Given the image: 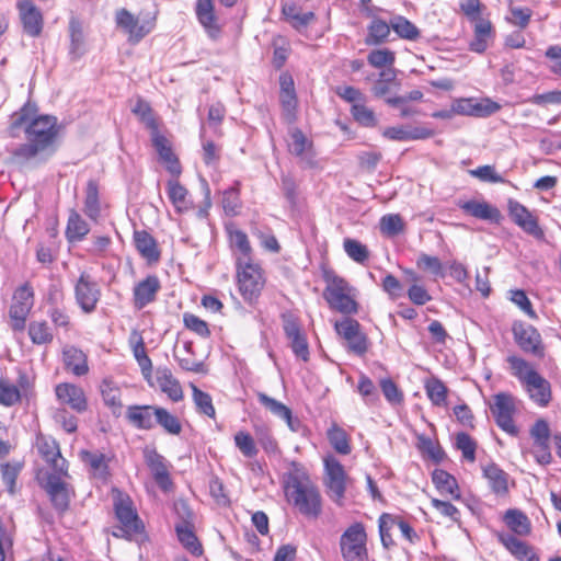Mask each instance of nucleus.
<instances>
[{"mask_svg": "<svg viewBox=\"0 0 561 561\" xmlns=\"http://www.w3.org/2000/svg\"><path fill=\"white\" fill-rule=\"evenodd\" d=\"M21 127H24L26 142L12 150L11 160L14 163L25 164L38 156L51 154L56 151L61 125L54 115L38 114L35 102L27 101L12 114L9 126L10 136L15 137Z\"/></svg>", "mask_w": 561, "mask_h": 561, "instance_id": "obj_1", "label": "nucleus"}, {"mask_svg": "<svg viewBox=\"0 0 561 561\" xmlns=\"http://www.w3.org/2000/svg\"><path fill=\"white\" fill-rule=\"evenodd\" d=\"M280 484L286 503L308 519H318L323 511V500L318 485L307 468L291 461L282 474Z\"/></svg>", "mask_w": 561, "mask_h": 561, "instance_id": "obj_2", "label": "nucleus"}, {"mask_svg": "<svg viewBox=\"0 0 561 561\" xmlns=\"http://www.w3.org/2000/svg\"><path fill=\"white\" fill-rule=\"evenodd\" d=\"M506 362L511 375L519 381L529 400L539 408H547L552 401L549 380L530 362L518 355H508Z\"/></svg>", "mask_w": 561, "mask_h": 561, "instance_id": "obj_3", "label": "nucleus"}, {"mask_svg": "<svg viewBox=\"0 0 561 561\" xmlns=\"http://www.w3.org/2000/svg\"><path fill=\"white\" fill-rule=\"evenodd\" d=\"M321 277L325 284L322 296L329 308L345 316L356 314L359 310L357 289L328 265L321 266Z\"/></svg>", "mask_w": 561, "mask_h": 561, "instance_id": "obj_4", "label": "nucleus"}, {"mask_svg": "<svg viewBox=\"0 0 561 561\" xmlns=\"http://www.w3.org/2000/svg\"><path fill=\"white\" fill-rule=\"evenodd\" d=\"M131 113L149 130L150 139L158 157H161L167 162L171 171L179 170L178 156L173 151L171 141L161 133V121L149 102L139 96L131 108Z\"/></svg>", "mask_w": 561, "mask_h": 561, "instance_id": "obj_5", "label": "nucleus"}, {"mask_svg": "<svg viewBox=\"0 0 561 561\" xmlns=\"http://www.w3.org/2000/svg\"><path fill=\"white\" fill-rule=\"evenodd\" d=\"M236 286L242 300L249 306H255L267 285V273L257 260L234 265Z\"/></svg>", "mask_w": 561, "mask_h": 561, "instance_id": "obj_6", "label": "nucleus"}, {"mask_svg": "<svg viewBox=\"0 0 561 561\" xmlns=\"http://www.w3.org/2000/svg\"><path fill=\"white\" fill-rule=\"evenodd\" d=\"M517 398L511 392H497L493 394L488 402L492 417L504 433L512 437H517L520 433L519 426L515 422L517 414Z\"/></svg>", "mask_w": 561, "mask_h": 561, "instance_id": "obj_7", "label": "nucleus"}, {"mask_svg": "<svg viewBox=\"0 0 561 561\" xmlns=\"http://www.w3.org/2000/svg\"><path fill=\"white\" fill-rule=\"evenodd\" d=\"M112 495L115 515L124 537L131 540L145 536V525L138 516L130 496L117 488L112 489Z\"/></svg>", "mask_w": 561, "mask_h": 561, "instance_id": "obj_8", "label": "nucleus"}, {"mask_svg": "<svg viewBox=\"0 0 561 561\" xmlns=\"http://www.w3.org/2000/svg\"><path fill=\"white\" fill-rule=\"evenodd\" d=\"M70 478L61 473H46L43 480H39L41 488L45 491L53 508L59 516H64L70 508L72 499L76 496L75 486L67 482Z\"/></svg>", "mask_w": 561, "mask_h": 561, "instance_id": "obj_9", "label": "nucleus"}, {"mask_svg": "<svg viewBox=\"0 0 561 561\" xmlns=\"http://www.w3.org/2000/svg\"><path fill=\"white\" fill-rule=\"evenodd\" d=\"M35 376L27 374L25 370L18 371L15 382L9 378H0V405L11 408L22 404L23 401L28 402L35 397Z\"/></svg>", "mask_w": 561, "mask_h": 561, "instance_id": "obj_10", "label": "nucleus"}, {"mask_svg": "<svg viewBox=\"0 0 561 561\" xmlns=\"http://www.w3.org/2000/svg\"><path fill=\"white\" fill-rule=\"evenodd\" d=\"M368 535L362 522H354L342 533L339 547L344 561H368Z\"/></svg>", "mask_w": 561, "mask_h": 561, "instance_id": "obj_11", "label": "nucleus"}, {"mask_svg": "<svg viewBox=\"0 0 561 561\" xmlns=\"http://www.w3.org/2000/svg\"><path fill=\"white\" fill-rule=\"evenodd\" d=\"M34 304L35 293L30 282H25L15 288L9 308L10 325L14 332H23L25 330L26 321Z\"/></svg>", "mask_w": 561, "mask_h": 561, "instance_id": "obj_12", "label": "nucleus"}, {"mask_svg": "<svg viewBox=\"0 0 561 561\" xmlns=\"http://www.w3.org/2000/svg\"><path fill=\"white\" fill-rule=\"evenodd\" d=\"M323 463L327 494L339 507H343L350 477L343 465L333 455H327L323 458Z\"/></svg>", "mask_w": 561, "mask_h": 561, "instance_id": "obj_13", "label": "nucleus"}, {"mask_svg": "<svg viewBox=\"0 0 561 561\" xmlns=\"http://www.w3.org/2000/svg\"><path fill=\"white\" fill-rule=\"evenodd\" d=\"M397 527L402 538L410 545H416L421 537L415 529L401 516L382 513L378 518V530L381 545L385 549H390L396 546L391 530Z\"/></svg>", "mask_w": 561, "mask_h": 561, "instance_id": "obj_14", "label": "nucleus"}, {"mask_svg": "<svg viewBox=\"0 0 561 561\" xmlns=\"http://www.w3.org/2000/svg\"><path fill=\"white\" fill-rule=\"evenodd\" d=\"M47 317L56 331L68 333L73 328V322L66 305V294L59 286L48 288L46 296Z\"/></svg>", "mask_w": 561, "mask_h": 561, "instance_id": "obj_15", "label": "nucleus"}, {"mask_svg": "<svg viewBox=\"0 0 561 561\" xmlns=\"http://www.w3.org/2000/svg\"><path fill=\"white\" fill-rule=\"evenodd\" d=\"M116 26L126 35L130 44H138L156 27V16L140 18L123 8L115 13Z\"/></svg>", "mask_w": 561, "mask_h": 561, "instance_id": "obj_16", "label": "nucleus"}, {"mask_svg": "<svg viewBox=\"0 0 561 561\" xmlns=\"http://www.w3.org/2000/svg\"><path fill=\"white\" fill-rule=\"evenodd\" d=\"M336 334L346 343L347 351L357 356H364L370 347L367 334L362 324L354 318L346 317L334 323Z\"/></svg>", "mask_w": 561, "mask_h": 561, "instance_id": "obj_17", "label": "nucleus"}, {"mask_svg": "<svg viewBox=\"0 0 561 561\" xmlns=\"http://www.w3.org/2000/svg\"><path fill=\"white\" fill-rule=\"evenodd\" d=\"M175 510L180 518L175 524V533L179 541L191 554L201 557L204 549L195 534L193 512L185 503H181V505L176 506Z\"/></svg>", "mask_w": 561, "mask_h": 561, "instance_id": "obj_18", "label": "nucleus"}, {"mask_svg": "<svg viewBox=\"0 0 561 561\" xmlns=\"http://www.w3.org/2000/svg\"><path fill=\"white\" fill-rule=\"evenodd\" d=\"M159 161L171 175V179L167 181L165 191L175 213L182 215L193 210L194 203L191 198L190 191L179 180L183 171L180 159L178 158L179 170L174 172L168 168L167 162L161 157H159Z\"/></svg>", "mask_w": 561, "mask_h": 561, "instance_id": "obj_19", "label": "nucleus"}, {"mask_svg": "<svg viewBox=\"0 0 561 561\" xmlns=\"http://www.w3.org/2000/svg\"><path fill=\"white\" fill-rule=\"evenodd\" d=\"M512 333L515 343L526 354L542 359L546 356L547 348L540 332L530 324L522 321H515L512 325Z\"/></svg>", "mask_w": 561, "mask_h": 561, "instance_id": "obj_20", "label": "nucleus"}, {"mask_svg": "<svg viewBox=\"0 0 561 561\" xmlns=\"http://www.w3.org/2000/svg\"><path fill=\"white\" fill-rule=\"evenodd\" d=\"M75 299L84 313L93 312L101 299L102 291L98 282L88 272H81L73 287Z\"/></svg>", "mask_w": 561, "mask_h": 561, "instance_id": "obj_21", "label": "nucleus"}, {"mask_svg": "<svg viewBox=\"0 0 561 561\" xmlns=\"http://www.w3.org/2000/svg\"><path fill=\"white\" fill-rule=\"evenodd\" d=\"M507 211L512 221L524 232L536 239H542L545 232L539 226L537 216H535L525 205L515 199H508Z\"/></svg>", "mask_w": 561, "mask_h": 561, "instance_id": "obj_22", "label": "nucleus"}, {"mask_svg": "<svg viewBox=\"0 0 561 561\" xmlns=\"http://www.w3.org/2000/svg\"><path fill=\"white\" fill-rule=\"evenodd\" d=\"M279 103L284 121L288 124L296 123L298 96L295 89L294 78L288 71H284L279 75Z\"/></svg>", "mask_w": 561, "mask_h": 561, "instance_id": "obj_23", "label": "nucleus"}, {"mask_svg": "<svg viewBox=\"0 0 561 561\" xmlns=\"http://www.w3.org/2000/svg\"><path fill=\"white\" fill-rule=\"evenodd\" d=\"M16 10L23 32L31 37H38L44 28V15L33 0H18Z\"/></svg>", "mask_w": 561, "mask_h": 561, "instance_id": "obj_24", "label": "nucleus"}, {"mask_svg": "<svg viewBox=\"0 0 561 561\" xmlns=\"http://www.w3.org/2000/svg\"><path fill=\"white\" fill-rule=\"evenodd\" d=\"M54 391L60 405L68 407L77 413L88 410V398L82 387L65 381L57 383Z\"/></svg>", "mask_w": 561, "mask_h": 561, "instance_id": "obj_25", "label": "nucleus"}, {"mask_svg": "<svg viewBox=\"0 0 561 561\" xmlns=\"http://www.w3.org/2000/svg\"><path fill=\"white\" fill-rule=\"evenodd\" d=\"M228 247L234 259V265L240 261L249 262L255 260L254 249L245 231L238 228L234 224L226 226Z\"/></svg>", "mask_w": 561, "mask_h": 561, "instance_id": "obj_26", "label": "nucleus"}, {"mask_svg": "<svg viewBox=\"0 0 561 561\" xmlns=\"http://www.w3.org/2000/svg\"><path fill=\"white\" fill-rule=\"evenodd\" d=\"M36 448L39 456L53 469L51 473L67 474L69 463L61 456L60 447L56 439L49 436L39 435L36 437Z\"/></svg>", "mask_w": 561, "mask_h": 561, "instance_id": "obj_27", "label": "nucleus"}, {"mask_svg": "<svg viewBox=\"0 0 561 561\" xmlns=\"http://www.w3.org/2000/svg\"><path fill=\"white\" fill-rule=\"evenodd\" d=\"M195 15L207 36L217 41L222 34V25L216 14L214 0H196Z\"/></svg>", "mask_w": 561, "mask_h": 561, "instance_id": "obj_28", "label": "nucleus"}, {"mask_svg": "<svg viewBox=\"0 0 561 561\" xmlns=\"http://www.w3.org/2000/svg\"><path fill=\"white\" fill-rule=\"evenodd\" d=\"M455 115L485 117L497 112L501 106L491 99L478 101L474 98H459L453 101Z\"/></svg>", "mask_w": 561, "mask_h": 561, "instance_id": "obj_29", "label": "nucleus"}, {"mask_svg": "<svg viewBox=\"0 0 561 561\" xmlns=\"http://www.w3.org/2000/svg\"><path fill=\"white\" fill-rule=\"evenodd\" d=\"M160 290L161 282L156 274H148L142 279L136 282L133 287L134 308L141 310L154 302Z\"/></svg>", "mask_w": 561, "mask_h": 561, "instance_id": "obj_30", "label": "nucleus"}, {"mask_svg": "<svg viewBox=\"0 0 561 561\" xmlns=\"http://www.w3.org/2000/svg\"><path fill=\"white\" fill-rule=\"evenodd\" d=\"M458 207L467 216L499 225L503 218L501 210L484 199L460 201Z\"/></svg>", "mask_w": 561, "mask_h": 561, "instance_id": "obj_31", "label": "nucleus"}, {"mask_svg": "<svg viewBox=\"0 0 561 561\" xmlns=\"http://www.w3.org/2000/svg\"><path fill=\"white\" fill-rule=\"evenodd\" d=\"M283 329L286 337L290 342V347L294 354L302 359L304 362L309 360V345L307 342V337L302 332L300 324L296 318L293 316H284L283 317Z\"/></svg>", "mask_w": 561, "mask_h": 561, "instance_id": "obj_32", "label": "nucleus"}, {"mask_svg": "<svg viewBox=\"0 0 561 561\" xmlns=\"http://www.w3.org/2000/svg\"><path fill=\"white\" fill-rule=\"evenodd\" d=\"M145 461L159 488L165 492L171 491L173 481L165 458L156 449H147L145 450Z\"/></svg>", "mask_w": 561, "mask_h": 561, "instance_id": "obj_33", "label": "nucleus"}, {"mask_svg": "<svg viewBox=\"0 0 561 561\" xmlns=\"http://www.w3.org/2000/svg\"><path fill=\"white\" fill-rule=\"evenodd\" d=\"M133 244L149 266L161 260V249L154 237L147 230H134Z\"/></svg>", "mask_w": 561, "mask_h": 561, "instance_id": "obj_34", "label": "nucleus"}, {"mask_svg": "<svg viewBox=\"0 0 561 561\" xmlns=\"http://www.w3.org/2000/svg\"><path fill=\"white\" fill-rule=\"evenodd\" d=\"M128 346L140 368L144 379L150 381L152 377L153 365L151 358L147 354L145 340L142 333L139 330L133 329L130 331L128 336Z\"/></svg>", "mask_w": 561, "mask_h": 561, "instance_id": "obj_35", "label": "nucleus"}, {"mask_svg": "<svg viewBox=\"0 0 561 561\" xmlns=\"http://www.w3.org/2000/svg\"><path fill=\"white\" fill-rule=\"evenodd\" d=\"M62 364L67 373L83 377L90 371L88 354L75 345H67L62 348Z\"/></svg>", "mask_w": 561, "mask_h": 561, "instance_id": "obj_36", "label": "nucleus"}, {"mask_svg": "<svg viewBox=\"0 0 561 561\" xmlns=\"http://www.w3.org/2000/svg\"><path fill=\"white\" fill-rule=\"evenodd\" d=\"M159 405L134 404L126 409V420L138 430L150 431L156 426Z\"/></svg>", "mask_w": 561, "mask_h": 561, "instance_id": "obj_37", "label": "nucleus"}, {"mask_svg": "<svg viewBox=\"0 0 561 561\" xmlns=\"http://www.w3.org/2000/svg\"><path fill=\"white\" fill-rule=\"evenodd\" d=\"M482 476L486 480L491 491L499 497L510 493V474L495 462L482 467Z\"/></svg>", "mask_w": 561, "mask_h": 561, "instance_id": "obj_38", "label": "nucleus"}, {"mask_svg": "<svg viewBox=\"0 0 561 561\" xmlns=\"http://www.w3.org/2000/svg\"><path fill=\"white\" fill-rule=\"evenodd\" d=\"M80 458L88 467L92 478L102 482H107L110 480V458H107L103 453L81 450Z\"/></svg>", "mask_w": 561, "mask_h": 561, "instance_id": "obj_39", "label": "nucleus"}, {"mask_svg": "<svg viewBox=\"0 0 561 561\" xmlns=\"http://www.w3.org/2000/svg\"><path fill=\"white\" fill-rule=\"evenodd\" d=\"M156 383L170 401L176 403L184 399L182 385L171 369L167 367L159 368L156 373Z\"/></svg>", "mask_w": 561, "mask_h": 561, "instance_id": "obj_40", "label": "nucleus"}, {"mask_svg": "<svg viewBox=\"0 0 561 561\" xmlns=\"http://www.w3.org/2000/svg\"><path fill=\"white\" fill-rule=\"evenodd\" d=\"M260 403L267 409L272 414L284 420L291 432H298L301 423L293 415L291 410L284 403L271 398L264 392H257L256 394Z\"/></svg>", "mask_w": 561, "mask_h": 561, "instance_id": "obj_41", "label": "nucleus"}, {"mask_svg": "<svg viewBox=\"0 0 561 561\" xmlns=\"http://www.w3.org/2000/svg\"><path fill=\"white\" fill-rule=\"evenodd\" d=\"M495 27L490 19L480 20L473 24V38L469 43V49L477 54H483L495 38Z\"/></svg>", "mask_w": 561, "mask_h": 561, "instance_id": "obj_42", "label": "nucleus"}, {"mask_svg": "<svg viewBox=\"0 0 561 561\" xmlns=\"http://www.w3.org/2000/svg\"><path fill=\"white\" fill-rule=\"evenodd\" d=\"M435 135V130L425 126L407 129L404 126L387 127L382 136L389 140L408 141L428 139Z\"/></svg>", "mask_w": 561, "mask_h": 561, "instance_id": "obj_43", "label": "nucleus"}, {"mask_svg": "<svg viewBox=\"0 0 561 561\" xmlns=\"http://www.w3.org/2000/svg\"><path fill=\"white\" fill-rule=\"evenodd\" d=\"M432 482L440 495L451 500H460L461 491L456 478L443 469H435L432 472Z\"/></svg>", "mask_w": 561, "mask_h": 561, "instance_id": "obj_44", "label": "nucleus"}, {"mask_svg": "<svg viewBox=\"0 0 561 561\" xmlns=\"http://www.w3.org/2000/svg\"><path fill=\"white\" fill-rule=\"evenodd\" d=\"M499 541L519 561H539L535 550L513 535L499 534Z\"/></svg>", "mask_w": 561, "mask_h": 561, "instance_id": "obj_45", "label": "nucleus"}, {"mask_svg": "<svg viewBox=\"0 0 561 561\" xmlns=\"http://www.w3.org/2000/svg\"><path fill=\"white\" fill-rule=\"evenodd\" d=\"M287 150L290 154L301 159L307 158L308 156H314V146L312 139L308 138L298 127H294L289 130Z\"/></svg>", "mask_w": 561, "mask_h": 561, "instance_id": "obj_46", "label": "nucleus"}, {"mask_svg": "<svg viewBox=\"0 0 561 561\" xmlns=\"http://www.w3.org/2000/svg\"><path fill=\"white\" fill-rule=\"evenodd\" d=\"M83 213L96 222L101 217L100 185L96 180H89L84 190Z\"/></svg>", "mask_w": 561, "mask_h": 561, "instance_id": "obj_47", "label": "nucleus"}, {"mask_svg": "<svg viewBox=\"0 0 561 561\" xmlns=\"http://www.w3.org/2000/svg\"><path fill=\"white\" fill-rule=\"evenodd\" d=\"M24 460H8L0 463L1 481L9 495L13 496L19 491L18 479L24 469Z\"/></svg>", "mask_w": 561, "mask_h": 561, "instance_id": "obj_48", "label": "nucleus"}, {"mask_svg": "<svg viewBox=\"0 0 561 561\" xmlns=\"http://www.w3.org/2000/svg\"><path fill=\"white\" fill-rule=\"evenodd\" d=\"M403 274L410 282L407 290L409 300L416 306H424L430 302L432 300V296L425 286L420 284L421 276L412 268H404Z\"/></svg>", "mask_w": 561, "mask_h": 561, "instance_id": "obj_49", "label": "nucleus"}, {"mask_svg": "<svg viewBox=\"0 0 561 561\" xmlns=\"http://www.w3.org/2000/svg\"><path fill=\"white\" fill-rule=\"evenodd\" d=\"M90 233V226L75 208L69 210L65 236L68 242L82 241Z\"/></svg>", "mask_w": 561, "mask_h": 561, "instance_id": "obj_50", "label": "nucleus"}, {"mask_svg": "<svg viewBox=\"0 0 561 561\" xmlns=\"http://www.w3.org/2000/svg\"><path fill=\"white\" fill-rule=\"evenodd\" d=\"M503 520L507 528L517 536L526 537L531 533L530 519L519 510H507L503 516Z\"/></svg>", "mask_w": 561, "mask_h": 561, "instance_id": "obj_51", "label": "nucleus"}, {"mask_svg": "<svg viewBox=\"0 0 561 561\" xmlns=\"http://www.w3.org/2000/svg\"><path fill=\"white\" fill-rule=\"evenodd\" d=\"M100 391L104 404L114 415H121L123 409L121 388L113 380L103 379L100 386Z\"/></svg>", "mask_w": 561, "mask_h": 561, "instance_id": "obj_52", "label": "nucleus"}, {"mask_svg": "<svg viewBox=\"0 0 561 561\" xmlns=\"http://www.w3.org/2000/svg\"><path fill=\"white\" fill-rule=\"evenodd\" d=\"M327 437L332 448L340 455H350L352 451L351 436L337 423L333 422L328 428Z\"/></svg>", "mask_w": 561, "mask_h": 561, "instance_id": "obj_53", "label": "nucleus"}, {"mask_svg": "<svg viewBox=\"0 0 561 561\" xmlns=\"http://www.w3.org/2000/svg\"><path fill=\"white\" fill-rule=\"evenodd\" d=\"M391 30V22L387 23L385 20L375 16L367 27L365 44L368 46L383 44L387 42Z\"/></svg>", "mask_w": 561, "mask_h": 561, "instance_id": "obj_54", "label": "nucleus"}, {"mask_svg": "<svg viewBox=\"0 0 561 561\" xmlns=\"http://www.w3.org/2000/svg\"><path fill=\"white\" fill-rule=\"evenodd\" d=\"M27 334L35 345H48L54 341V330L46 320H34L27 325Z\"/></svg>", "mask_w": 561, "mask_h": 561, "instance_id": "obj_55", "label": "nucleus"}, {"mask_svg": "<svg viewBox=\"0 0 561 561\" xmlns=\"http://www.w3.org/2000/svg\"><path fill=\"white\" fill-rule=\"evenodd\" d=\"M424 390L433 405H446L448 398V388L439 378L435 376L426 378L424 380Z\"/></svg>", "mask_w": 561, "mask_h": 561, "instance_id": "obj_56", "label": "nucleus"}, {"mask_svg": "<svg viewBox=\"0 0 561 561\" xmlns=\"http://www.w3.org/2000/svg\"><path fill=\"white\" fill-rule=\"evenodd\" d=\"M282 13L296 30L306 27L316 20V14L313 12L300 13L299 8L294 2L284 3L282 7Z\"/></svg>", "mask_w": 561, "mask_h": 561, "instance_id": "obj_57", "label": "nucleus"}, {"mask_svg": "<svg viewBox=\"0 0 561 561\" xmlns=\"http://www.w3.org/2000/svg\"><path fill=\"white\" fill-rule=\"evenodd\" d=\"M192 400L195 404L197 413L205 415L211 420L216 419V408L213 398L208 392L201 390L195 383L191 382Z\"/></svg>", "mask_w": 561, "mask_h": 561, "instance_id": "obj_58", "label": "nucleus"}, {"mask_svg": "<svg viewBox=\"0 0 561 561\" xmlns=\"http://www.w3.org/2000/svg\"><path fill=\"white\" fill-rule=\"evenodd\" d=\"M397 87H399V82L396 71L393 69H385L379 72L371 92L376 98H385Z\"/></svg>", "mask_w": 561, "mask_h": 561, "instance_id": "obj_59", "label": "nucleus"}, {"mask_svg": "<svg viewBox=\"0 0 561 561\" xmlns=\"http://www.w3.org/2000/svg\"><path fill=\"white\" fill-rule=\"evenodd\" d=\"M392 31L402 39L417 41L421 37L419 27L405 16L397 15L391 19Z\"/></svg>", "mask_w": 561, "mask_h": 561, "instance_id": "obj_60", "label": "nucleus"}, {"mask_svg": "<svg viewBox=\"0 0 561 561\" xmlns=\"http://www.w3.org/2000/svg\"><path fill=\"white\" fill-rule=\"evenodd\" d=\"M343 249L347 256L357 264L366 265L370 259L368 247L356 239L345 238Z\"/></svg>", "mask_w": 561, "mask_h": 561, "instance_id": "obj_61", "label": "nucleus"}, {"mask_svg": "<svg viewBox=\"0 0 561 561\" xmlns=\"http://www.w3.org/2000/svg\"><path fill=\"white\" fill-rule=\"evenodd\" d=\"M157 413L156 425H160L167 434L179 436L182 433L183 426L176 415L163 407H159Z\"/></svg>", "mask_w": 561, "mask_h": 561, "instance_id": "obj_62", "label": "nucleus"}, {"mask_svg": "<svg viewBox=\"0 0 561 561\" xmlns=\"http://www.w3.org/2000/svg\"><path fill=\"white\" fill-rule=\"evenodd\" d=\"M379 230L382 236L392 238L404 232L405 222L399 214H387L379 220Z\"/></svg>", "mask_w": 561, "mask_h": 561, "instance_id": "obj_63", "label": "nucleus"}, {"mask_svg": "<svg viewBox=\"0 0 561 561\" xmlns=\"http://www.w3.org/2000/svg\"><path fill=\"white\" fill-rule=\"evenodd\" d=\"M184 350L186 352V356H176L180 367L183 370L190 371V373L203 374V375L207 374L208 368L205 365V363L203 360L196 359L193 355L192 342H186L184 344Z\"/></svg>", "mask_w": 561, "mask_h": 561, "instance_id": "obj_64", "label": "nucleus"}]
</instances>
